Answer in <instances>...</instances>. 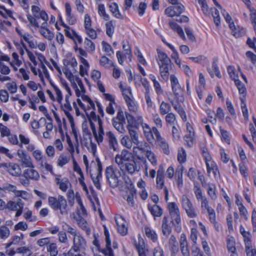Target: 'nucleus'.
<instances>
[{
    "label": "nucleus",
    "instance_id": "nucleus-53",
    "mask_svg": "<svg viewBox=\"0 0 256 256\" xmlns=\"http://www.w3.org/2000/svg\"><path fill=\"white\" fill-rule=\"evenodd\" d=\"M69 159L66 156L61 154L58 160V164L60 166H63L64 165L68 163Z\"/></svg>",
    "mask_w": 256,
    "mask_h": 256
},
{
    "label": "nucleus",
    "instance_id": "nucleus-17",
    "mask_svg": "<svg viewBox=\"0 0 256 256\" xmlns=\"http://www.w3.org/2000/svg\"><path fill=\"white\" fill-rule=\"evenodd\" d=\"M156 134V140L159 143V145L163 150L164 152L166 154H170L169 148L168 143L162 138L158 131L155 130Z\"/></svg>",
    "mask_w": 256,
    "mask_h": 256
},
{
    "label": "nucleus",
    "instance_id": "nucleus-34",
    "mask_svg": "<svg viewBox=\"0 0 256 256\" xmlns=\"http://www.w3.org/2000/svg\"><path fill=\"white\" fill-rule=\"evenodd\" d=\"M40 34L46 39L51 41L54 38V34L50 32L48 29H44L42 26V30L40 31Z\"/></svg>",
    "mask_w": 256,
    "mask_h": 256
},
{
    "label": "nucleus",
    "instance_id": "nucleus-47",
    "mask_svg": "<svg viewBox=\"0 0 256 256\" xmlns=\"http://www.w3.org/2000/svg\"><path fill=\"white\" fill-rule=\"evenodd\" d=\"M62 228L64 231L67 232H68L73 235L74 237L78 234H76V230L66 223L62 225Z\"/></svg>",
    "mask_w": 256,
    "mask_h": 256
},
{
    "label": "nucleus",
    "instance_id": "nucleus-51",
    "mask_svg": "<svg viewBox=\"0 0 256 256\" xmlns=\"http://www.w3.org/2000/svg\"><path fill=\"white\" fill-rule=\"evenodd\" d=\"M208 194L212 199H216V186L214 184H211L208 186Z\"/></svg>",
    "mask_w": 256,
    "mask_h": 256
},
{
    "label": "nucleus",
    "instance_id": "nucleus-25",
    "mask_svg": "<svg viewBox=\"0 0 256 256\" xmlns=\"http://www.w3.org/2000/svg\"><path fill=\"white\" fill-rule=\"evenodd\" d=\"M115 26V22L113 20L108 21L106 22V34L109 37H112L114 32Z\"/></svg>",
    "mask_w": 256,
    "mask_h": 256
},
{
    "label": "nucleus",
    "instance_id": "nucleus-12",
    "mask_svg": "<svg viewBox=\"0 0 256 256\" xmlns=\"http://www.w3.org/2000/svg\"><path fill=\"white\" fill-rule=\"evenodd\" d=\"M74 218L76 219L78 222V226L84 231L86 232V233L87 236H90L91 233V230L90 228L88 226V223L86 220L80 216V214L78 213V217L75 218Z\"/></svg>",
    "mask_w": 256,
    "mask_h": 256
},
{
    "label": "nucleus",
    "instance_id": "nucleus-14",
    "mask_svg": "<svg viewBox=\"0 0 256 256\" xmlns=\"http://www.w3.org/2000/svg\"><path fill=\"white\" fill-rule=\"evenodd\" d=\"M171 217V223L175 227V230L178 232L181 230V219L180 212L170 214Z\"/></svg>",
    "mask_w": 256,
    "mask_h": 256
},
{
    "label": "nucleus",
    "instance_id": "nucleus-22",
    "mask_svg": "<svg viewBox=\"0 0 256 256\" xmlns=\"http://www.w3.org/2000/svg\"><path fill=\"white\" fill-rule=\"evenodd\" d=\"M148 208L151 214L154 216L160 217L162 214V209L158 205L154 204L151 206L148 204Z\"/></svg>",
    "mask_w": 256,
    "mask_h": 256
},
{
    "label": "nucleus",
    "instance_id": "nucleus-30",
    "mask_svg": "<svg viewBox=\"0 0 256 256\" xmlns=\"http://www.w3.org/2000/svg\"><path fill=\"white\" fill-rule=\"evenodd\" d=\"M145 232L146 236L150 238L154 242H155L158 240L157 234L155 231L152 230L149 227H145Z\"/></svg>",
    "mask_w": 256,
    "mask_h": 256
},
{
    "label": "nucleus",
    "instance_id": "nucleus-61",
    "mask_svg": "<svg viewBox=\"0 0 256 256\" xmlns=\"http://www.w3.org/2000/svg\"><path fill=\"white\" fill-rule=\"evenodd\" d=\"M153 256H165L163 249L157 246L153 250Z\"/></svg>",
    "mask_w": 256,
    "mask_h": 256
},
{
    "label": "nucleus",
    "instance_id": "nucleus-36",
    "mask_svg": "<svg viewBox=\"0 0 256 256\" xmlns=\"http://www.w3.org/2000/svg\"><path fill=\"white\" fill-rule=\"evenodd\" d=\"M47 250L50 253V256H56L58 253L56 244L51 243L47 246Z\"/></svg>",
    "mask_w": 256,
    "mask_h": 256
},
{
    "label": "nucleus",
    "instance_id": "nucleus-38",
    "mask_svg": "<svg viewBox=\"0 0 256 256\" xmlns=\"http://www.w3.org/2000/svg\"><path fill=\"white\" fill-rule=\"evenodd\" d=\"M96 162L97 163V166H98V168H97V171H98V172H97V175L96 176V177H94V180H100V178H102V163L100 161V158H98V157H96Z\"/></svg>",
    "mask_w": 256,
    "mask_h": 256
},
{
    "label": "nucleus",
    "instance_id": "nucleus-23",
    "mask_svg": "<svg viewBox=\"0 0 256 256\" xmlns=\"http://www.w3.org/2000/svg\"><path fill=\"white\" fill-rule=\"evenodd\" d=\"M128 188L129 190V194L127 197L126 201L132 206H134V195L136 194V190L132 184H130Z\"/></svg>",
    "mask_w": 256,
    "mask_h": 256
},
{
    "label": "nucleus",
    "instance_id": "nucleus-31",
    "mask_svg": "<svg viewBox=\"0 0 256 256\" xmlns=\"http://www.w3.org/2000/svg\"><path fill=\"white\" fill-rule=\"evenodd\" d=\"M93 135L98 144H100L104 140V129H98V132L96 131L93 134Z\"/></svg>",
    "mask_w": 256,
    "mask_h": 256
},
{
    "label": "nucleus",
    "instance_id": "nucleus-27",
    "mask_svg": "<svg viewBox=\"0 0 256 256\" xmlns=\"http://www.w3.org/2000/svg\"><path fill=\"white\" fill-rule=\"evenodd\" d=\"M82 135H83V140L85 142L86 144H88V140L92 142V134L88 128L82 126Z\"/></svg>",
    "mask_w": 256,
    "mask_h": 256
},
{
    "label": "nucleus",
    "instance_id": "nucleus-35",
    "mask_svg": "<svg viewBox=\"0 0 256 256\" xmlns=\"http://www.w3.org/2000/svg\"><path fill=\"white\" fill-rule=\"evenodd\" d=\"M212 70L213 71H210V70H208L211 77L212 78H214V73L216 76L218 78H221V77H222L221 74H220V72L219 70L218 67L216 62H212Z\"/></svg>",
    "mask_w": 256,
    "mask_h": 256
},
{
    "label": "nucleus",
    "instance_id": "nucleus-4",
    "mask_svg": "<svg viewBox=\"0 0 256 256\" xmlns=\"http://www.w3.org/2000/svg\"><path fill=\"white\" fill-rule=\"evenodd\" d=\"M106 176L110 186L112 188L117 187L118 184V176L116 174L112 166L106 168Z\"/></svg>",
    "mask_w": 256,
    "mask_h": 256
},
{
    "label": "nucleus",
    "instance_id": "nucleus-29",
    "mask_svg": "<svg viewBox=\"0 0 256 256\" xmlns=\"http://www.w3.org/2000/svg\"><path fill=\"white\" fill-rule=\"evenodd\" d=\"M8 172L10 174L14 176H17L20 174V170L18 164H8Z\"/></svg>",
    "mask_w": 256,
    "mask_h": 256
},
{
    "label": "nucleus",
    "instance_id": "nucleus-55",
    "mask_svg": "<svg viewBox=\"0 0 256 256\" xmlns=\"http://www.w3.org/2000/svg\"><path fill=\"white\" fill-rule=\"evenodd\" d=\"M6 86L10 94H14L16 92L17 86L15 82H12L8 83Z\"/></svg>",
    "mask_w": 256,
    "mask_h": 256
},
{
    "label": "nucleus",
    "instance_id": "nucleus-42",
    "mask_svg": "<svg viewBox=\"0 0 256 256\" xmlns=\"http://www.w3.org/2000/svg\"><path fill=\"white\" fill-rule=\"evenodd\" d=\"M70 185V184L67 178H64L62 180L60 181V183L59 184V188L60 190H62L64 192H66L68 188V186Z\"/></svg>",
    "mask_w": 256,
    "mask_h": 256
},
{
    "label": "nucleus",
    "instance_id": "nucleus-58",
    "mask_svg": "<svg viewBox=\"0 0 256 256\" xmlns=\"http://www.w3.org/2000/svg\"><path fill=\"white\" fill-rule=\"evenodd\" d=\"M8 94L6 90H0V100L2 102H6L8 100Z\"/></svg>",
    "mask_w": 256,
    "mask_h": 256
},
{
    "label": "nucleus",
    "instance_id": "nucleus-24",
    "mask_svg": "<svg viewBox=\"0 0 256 256\" xmlns=\"http://www.w3.org/2000/svg\"><path fill=\"white\" fill-rule=\"evenodd\" d=\"M168 218L167 216H164L162 220V234L164 236H168L172 232V228L168 224Z\"/></svg>",
    "mask_w": 256,
    "mask_h": 256
},
{
    "label": "nucleus",
    "instance_id": "nucleus-2",
    "mask_svg": "<svg viewBox=\"0 0 256 256\" xmlns=\"http://www.w3.org/2000/svg\"><path fill=\"white\" fill-rule=\"evenodd\" d=\"M73 243V246L68 252L69 256H78V254H74V252L84 250L86 246L85 239L79 234L74 237Z\"/></svg>",
    "mask_w": 256,
    "mask_h": 256
},
{
    "label": "nucleus",
    "instance_id": "nucleus-10",
    "mask_svg": "<svg viewBox=\"0 0 256 256\" xmlns=\"http://www.w3.org/2000/svg\"><path fill=\"white\" fill-rule=\"evenodd\" d=\"M125 168L128 173L130 174H133L135 172H139L141 168L140 164L134 158L132 159V162H126Z\"/></svg>",
    "mask_w": 256,
    "mask_h": 256
},
{
    "label": "nucleus",
    "instance_id": "nucleus-48",
    "mask_svg": "<svg viewBox=\"0 0 256 256\" xmlns=\"http://www.w3.org/2000/svg\"><path fill=\"white\" fill-rule=\"evenodd\" d=\"M235 84L238 89L239 92L240 94H244L246 92V90L244 84L238 79L234 80Z\"/></svg>",
    "mask_w": 256,
    "mask_h": 256
},
{
    "label": "nucleus",
    "instance_id": "nucleus-15",
    "mask_svg": "<svg viewBox=\"0 0 256 256\" xmlns=\"http://www.w3.org/2000/svg\"><path fill=\"white\" fill-rule=\"evenodd\" d=\"M157 52L158 58L160 62V63H158L159 66H170L172 64L170 59L164 52L159 50H157Z\"/></svg>",
    "mask_w": 256,
    "mask_h": 256
},
{
    "label": "nucleus",
    "instance_id": "nucleus-46",
    "mask_svg": "<svg viewBox=\"0 0 256 256\" xmlns=\"http://www.w3.org/2000/svg\"><path fill=\"white\" fill-rule=\"evenodd\" d=\"M16 252L22 254L24 256H30L31 253V250L27 247L22 246L18 248L16 250Z\"/></svg>",
    "mask_w": 256,
    "mask_h": 256
},
{
    "label": "nucleus",
    "instance_id": "nucleus-21",
    "mask_svg": "<svg viewBox=\"0 0 256 256\" xmlns=\"http://www.w3.org/2000/svg\"><path fill=\"white\" fill-rule=\"evenodd\" d=\"M127 128L131 138L130 140L134 144L138 145L139 144L138 135L136 132L135 128L132 125H128Z\"/></svg>",
    "mask_w": 256,
    "mask_h": 256
},
{
    "label": "nucleus",
    "instance_id": "nucleus-43",
    "mask_svg": "<svg viewBox=\"0 0 256 256\" xmlns=\"http://www.w3.org/2000/svg\"><path fill=\"white\" fill-rule=\"evenodd\" d=\"M10 236V230L6 226H1L0 227V238L2 239L6 238Z\"/></svg>",
    "mask_w": 256,
    "mask_h": 256
},
{
    "label": "nucleus",
    "instance_id": "nucleus-54",
    "mask_svg": "<svg viewBox=\"0 0 256 256\" xmlns=\"http://www.w3.org/2000/svg\"><path fill=\"white\" fill-rule=\"evenodd\" d=\"M178 175V179L176 180V184L178 188L180 189L183 186V179H182V171L176 172Z\"/></svg>",
    "mask_w": 256,
    "mask_h": 256
},
{
    "label": "nucleus",
    "instance_id": "nucleus-16",
    "mask_svg": "<svg viewBox=\"0 0 256 256\" xmlns=\"http://www.w3.org/2000/svg\"><path fill=\"white\" fill-rule=\"evenodd\" d=\"M24 175L29 180H38L40 178V175L38 172L34 170V168H28L24 171Z\"/></svg>",
    "mask_w": 256,
    "mask_h": 256
},
{
    "label": "nucleus",
    "instance_id": "nucleus-40",
    "mask_svg": "<svg viewBox=\"0 0 256 256\" xmlns=\"http://www.w3.org/2000/svg\"><path fill=\"white\" fill-rule=\"evenodd\" d=\"M112 122V124L114 126L115 128L120 133H124L125 132L124 128V124L125 122H119V121H116V120H113Z\"/></svg>",
    "mask_w": 256,
    "mask_h": 256
},
{
    "label": "nucleus",
    "instance_id": "nucleus-20",
    "mask_svg": "<svg viewBox=\"0 0 256 256\" xmlns=\"http://www.w3.org/2000/svg\"><path fill=\"white\" fill-rule=\"evenodd\" d=\"M116 222L118 226V230L122 236H125L128 232V228L124 224V220L120 217V220H116Z\"/></svg>",
    "mask_w": 256,
    "mask_h": 256
},
{
    "label": "nucleus",
    "instance_id": "nucleus-5",
    "mask_svg": "<svg viewBox=\"0 0 256 256\" xmlns=\"http://www.w3.org/2000/svg\"><path fill=\"white\" fill-rule=\"evenodd\" d=\"M184 9V6L182 4L178 2L168 7L164 12L167 16H180Z\"/></svg>",
    "mask_w": 256,
    "mask_h": 256
},
{
    "label": "nucleus",
    "instance_id": "nucleus-59",
    "mask_svg": "<svg viewBox=\"0 0 256 256\" xmlns=\"http://www.w3.org/2000/svg\"><path fill=\"white\" fill-rule=\"evenodd\" d=\"M28 224L26 222H20L18 223L14 226V230H26L28 228Z\"/></svg>",
    "mask_w": 256,
    "mask_h": 256
},
{
    "label": "nucleus",
    "instance_id": "nucleus-39",
    "mask_svg": "<svg viewBox=\"0 0 256 256\" xmlns=\"http://www.w3.org/2000/svg\"><path fill=\"white\" fill-rule=\"evenodd\" d=\"M168 208L170 214L180 212L179 208L174 202H171L168 204Z\"/></svg>",
    "mask_w": 256,
    "mask_h": 256
},
{
    "label": "nucleus",
    "instance_id": "nucleus-6",
    "mask_svg": "<svg viewBox=\"0 0 256 256\" xmlns=\"http://www.w3.org/2000/svg\"><path fill=\"white\" fill-rule=\"evenodd\" d=\"M142 127L144 130V136L147 140L150 143H152L155 140L154 136L156 138V130L158 131L156 127H153L151 128L150 126L146 124H142Z\"/></svg>",
    "mask_w": 256,
    "mask_h": 256
},
{
    "label": "nucleus",
    "instance_id": "nucleus-62",
    "mask_svg": "<svg viewBox=\"0 0 256 256\" xmlns=\"http://www.w3.org/2000/svg\"><path fill=\"white\" fill-rule=\"evenodd\" d=\"M146 156L152 165L155 166L156 164V160L154 153L148 150L146 152Z\"/></svg>",
    "mask_w": 256,
    "mask_h": 256
},
{
    "label": "nucleus",
    "instance_id": "nucleus-33",
    "mask_svg": "<svg viewBox=\"0 0 256 256\" xmlns=\"http://www.w3.org/2000/svg\"><path fill=\"white\" fill-rule=\"evenodd\" d=\"M160 71L161 76L164 80H168L169 75V66L160 65Z\"/></svg>",
    "mask_w": 256,
    "mask_h": 256
},
{
    "label": "nucleus",
    "instance_id": "nucleus-37",
    "mask_svg": "<svg viewBox=\"0 0 256 256\" xmlns=\"http://www.w3.org/2000/svg\"><path fill=\"white\" fill-rule=\"evenodd\" d=\"M108 8L110 12L114 16H116L118 14L119 16H122L119 11L118 4L116 2L111 3L109 4Z\"/></svg>",
    "mask_w": 256,
    "mask_h": 256
},
{
    "label": "nucleus",
    "instance_id": "nucleus-45",
    "mask_svg": "<svg viewBox=\"0 0 256 256\" xmlns=\"http://www.w3.org/2000/svg\"><path fill=\"white\" fill-rule=\"evenodd\" d=\"M120 155L124 161H130L131 158H134L132 154L126 150H122Z\"/></svg>",
    "mask_w": 256,
    "mask_h": 256
},
{
    "label": "nucleus",
    "instance_id": "nucleus-7",
    "mask_svg": "<svg viewBox=\"0 0 256 256\" xmlns=\"http://www.w3.org/2000/svg\"><path fill=\"white\" fill-rule=\"evenodd\" d=\"M120 88L122 90L123 93L122 95L124 96V98L127 104V106L128 108V110L130 112H132L134 113H136L138 110V108L136 106L134 102L126 94L130 93V90L123 88L121 86H120Z\"/></svg>",
    "mask_w": 256,
    "mask_h": 256
},
{
    "label": "nucleus",
    "instance_id": "nucleus-28",
    "mask_svg": "<svg viewBox=\"0 0 256 256\" xmlns=\"http://www.w3.org/2000/svg\"><path fill=\"white\" fill-rule=\"evenodd\" d=\"M85 49L89 52H93L95 51V44L90 40L86 38L84 42Z\"/></svg>",
    "mask_w": 256,
    "mask_h": 256
},
{
    "label": "nucleus",
    "instance_id": "nucleus-63",
    "mask_svg": "<svg viewBox=\"0 0 256 256\" xmlns=\"http://www.w3.org/2000/svg\"><path fill=\"white\" fill-rule=\"evenodd\" d=\"M0 132L2 137L10 136V130L2 124H0Z\"/></svg>",
    "mask_w": 256,
    "mask_h": 256
},
{
    "label": "nucleus",
    "instance_id": "nucleus-19",
    "mask_svg": "<svg viewBox=\"0 0 256 256\" xmlns=\"http://www.w3.org/2000/svg\"><path fill=\"white\" fill-rule=\"evenodd\" d=\"M124 51V54H122L120 51H118L116 52V56L118 59V62L122 65L123 64L124 58H128L130 61L132 60V54L131 49H127Z\"/></svg>",
    "mask_w": 256,
    "mask_h": 256
},
{
    "label": "nucleus",
    "instance_id": "nucleus-60",
    "mask_svg": "<svg viewBox=\"0 0 256 256\" xmlns=\"http://www.w3.org/2000/svg\"><path fill=\"white\" fill-rule=\"evenodd\" d=\"M152 120L157 127L161 128L162 126V120L158 114H153Z\"/></svg>",
    "mask_w": 256,
    "mask_h": 256
},
{
    "label": "nucleus",
    "instance_id": "nucleus-57",
    "mask_svg": "<svg viewBox=\"0 0 256 256\" xmlns=\"http://www.w3.org/2000/svg\"><path fill=\"white\" fill-rule=\"evenodd\" d=\"M63 72L66 77L70 81V82H72V81H74V76L72 72L70 70L68 67H64L63 68Z\"/></svg>",
    "mask_w": 256,
    "mask_h": 256
},
{
    "label": "nucleus",
    "instance_id": "nucleus-32",
    "mask_svg": "<svg viewBox=\"0 0 256 256\" xmlns=\"http://www.w3.org/2000/svg\"><path fill=\"white\" fill-rule=\"evenodd\" d=\"M171 110V107L170 105L164 102H162L160 106V112L162 115H164L169 113Z\"/></svg>",
    "mask_w": 256,
    "mask_h": 256
},
{
    "label": "nucleus",
    "instance_id": "nucleus-1",
    "mask_svg": "<svg viewBox=\"0 0 256 256\" xmlns=\"http://www.w3.org/2000/svg\"><path fill=\"white\" fill-rule=\"evenodd\" d=\"M48 204L53 210H59L62 215L68 214L69 208L66 200L62 196L59 195L58 198L54 196H49Z\"/></svg>",
    "mask_w": 256,
    "mask_h": 256
},
{
    "label": "nucleus",
    "instance_id": "nucleus-50",
    "mask_svg": "<svg viewBox=\"0 0 256 256\" xmlns=\"http://www.w3.org/2000/svg\"><path fill=\"white\" fill-rule=\"evenodd\" d=\"M176 120V116L172 112H169L167 114L166 116V122L167 124L170 125L174 124Z\"/></svg>",
    "mask_w": 256,
    "mask_h": 256
},
{
    "label": "nucleus",
    "instance_id": "nucleus-26",
    "mask_svg": "<svg viewBox=\"0 0 256 256\" xmlns=\"http://www.w3.org/2000/svg\"><path fill=\"white\" fill-rule=\"evenodd\" d=\"M169 244L170 246V250L172 253H176L178 252V242L176 240V237L172 235L169 240Z\"/></svg>",
    "mask_w": 256,
    "mask_h": 256
},
{
    "label": "nucleus",
    "instance_id": "nucleus-3",
    "mask_svg": "<svg viewBox=\"0 0 256 256\" xmlns=\"http://www.w3.org/2000/svg\"><path fill=\"white\" fill-rule=\"evenodd\" d=\"M182 206L185 210L187 216L190 218H195L198 216L196 209L190 200L185 195L182 197Z\"/></svg>",
    "mask_w": 256,
    "mask_h": 256
},
{
    "label": "nucleus",
    "instance_id": "nucleus-18",
    "mask_svg": "<svg viewBox=\"0 0 256 256\" xmlns=\"http://www.w3.org/2000/svg\"><path fill=\"white\" fill-rule=\"evenodd\" d=\"M172 92L175 96L176 100L178 102H183L184 98L183 97V90L180 84L174 86H172Z\"/></svg>",
    "mask_w": 256,
    "mask_h": 256
},
{
    "label": "nucleus",
    "instance_id": "nucleus-9",
    "mask_svg": "<svg viewBox=\"0 0 256 256\" xmlns=\"http://www.w3.org/2000/svg\"><path fill=\"white\" fill-rule=\"evenodd\" d=\"M225 20L228 24L230 28L232 30V35L236 38H239L242 36V34L240 31V26H236L234 24V20H232V17H224Z\"/></svg>",
    "mask_w": 256,
    "mask_h": 256
},
{
    "label": "nucleus",
    "instance_id": "nucleus-52",
    "mask_svg": "<svg viewBox=\"0 0 256 256\" xmlns=\"http://www.w3.org/2000/svg\"><path fill=\"white\" fill-rule=\"evenodd\" d=\"M51 86L53 87L54 90L57 96V101L60 104L62 100V95L60 90L53 83L50 82Z\"/></svg>",
    "mask_w": 256,
    "mask_h": 256
},
{
    "label": "nucleus",
    "instance_id": "nucleus-41",
    "mask_svg": "<svg viewBox=\"0 0 256 256\" xmlns=\"http://www.w3.org/2000/svg\"><path fill=\"white\" fill-rule=\"evenodd\" d=\"M120 142L122 146L128 148H130L132 147L133 143L127 136L122 137L121 139Z\"/></svg>",
    "mask_w": 256,
    "mask_h": 256
},
{
    "label": "nucleus",
    "instance_id": "nucleus-64",
    "mask_svg": "<svg viewBox=\"0 0 256 256\" xmlns=\"http://www.w3.org/2000/svg\"><path fill=\"white\" fill-rule=\"evenodd\" d=\"M246 56L254 65L256 66V55L255 54L250 51H248L246 52Z\"/></svg>",
    "mask_w": 256,
    "mask_h": 256
},
{
    "label": "nucleus",
    "instance_id": "nucleus-56",
    "mask_svg": "<svg viewBox=\"0 0 256 256\" xmlns=\"http://www.w3.org/2000/svg\"><path fill=\"white\" fill-rule=\"evenodd\" d=\"M228 72L230 78L234 80L238 78V76L236 74L234 67L229 66L228 67Z\"/></svg>",
    "mask_w": 256,
    "mask_h": 256
},
{
    "label": "nucleus",
    "instance_id": "nucleus-44",
    "mask_svg": "<svg viewBox=\"0 0 256 256\" xmlns=\"http://www.w3.org/2000/svg\"><path fill=\"white\" fill-rule=\"evenodd\" d=\"M194 190L196 198L198 200H202L206 198L202 195V190L200 186H194Z\"/></svg>",
    "mask_w": 256,
    "mask_h": 256
},
{
    "label": "nucleus",
    "instance_id": "nucleus-8",
    "mask_svg": "<svg viewBox=\"0 0 256 256\" xmlns=\"http://www.w3.org/2000/svg\"><path fill=\"white\" fill-rule=\"evenodd\" d=\"M104 234L106 242V248L102 250L101 252L106 256H114L113 250L111 248V240L108 230L104 226Z\"/></svg>",
    "mask_w": 256,
    "mask_h": 256
},
{
    "label": "nucleus",
    "instance_id": "nucleus-13",
    "mask_svg": "<svg viewBox=\"0 0 256 256\" xmlns=\"http://www.w3.org/2000/svg\"><path fill=\"white\" fill-rule=\"evenodd\" d=\"M180 246L182 252L184 256H190V252L188 248V243L186 236L182 234L180 236Z\"/></svg>",
    "mask_w": 256,
    "mask_h": 256
},
{
    "label": "nucleus",
    "instance_id": "nucleus-11",
    "mask_svg": "<svg viewBox=\"0 0 256 256\" xmlns=\"http://www.w3.org/2000/svg\"><path fill=\"white\" fill-rule=\"evenodd\" d=\"M106 136L110 148L112 149L114 151H117L118 142L114 134L110 131L106 132Z\"/></svg>",
    "mask_w": 256,
    "mask_h": 256
},
{
    "label": "nucleus",
    "instance_id": "nucleus-49",
    "mask_svg": "<svg viewBox=\"0 0 256 256\" xmlns=\"http://www.w3.org/2000/svg\"><path fill=\"white\" fill-rule=\"evenodd\" d=\"M21 160L22 162V164L24 165L25 167L34 168V166H33V164L31 161L30 156L26 155L22 159H21Z\"/></svg>",
    "mask_w": 256,
    "mask_h": 256
}]
</instances>
